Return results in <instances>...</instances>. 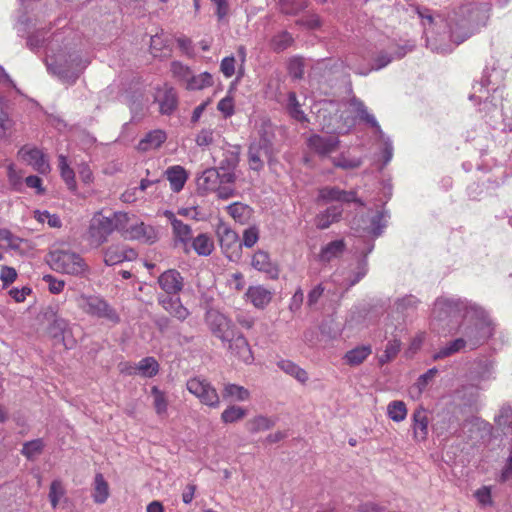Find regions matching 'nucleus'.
<instances>
[{"mask_svg": "<svg viewBox=\"0 0 512 512\" xmlns=\"http://www.w3.org/2000/svg\"><path fill=\"white\" fill-rule=\"evenodd\" d=\"M16 29L19 36L27 34V47L31 51L45 48L48 72L63 83H75L90 63L88 58L82 56L77 33L70 28H64L47 38V31L42 27L37 28L36 21L23 13L18 17Z\"/></svg>", "mask_w": 512, "mask_h": 512, "instance_id": "f257e3e1", "label": "nucleus"}, {"mask_svg": "<svg viewBox=\"0 0 512 512\" xmlns=\"http://www.w3.org/2000/svg\"><path fill=\"white\" fill-rule=\"evenodd\" d=\"M489 11L488 3L477 2L462 4L451 11L445 19L449 36V41H447V33L440 34L435 29L439 22H443V19L440 16L434 17L428 8L416 7V13L423 26L427 48L443 55L453 51V44L463 43L480 27L485 26L489 19Z\"/></svg>", "mask_w": 512, "mask_h": 512, "instance_id": "f03ea898", "label": "nucleus"}, {"mask_svg": "<svg viewBox=\"0 0 512 512\" xmlns=\"http://www.w3.org/2000/svg\"><path fill=\"white\" fill-rule=\"evenodd\" d=\"M505 76L506 70L499 67L497 61L488 63L481 79L472 85L469 99L477 106V111L489 128L512 132V118L504 111L503 105Z\"/></svg>", "mask_w": 512, "mask_h": 512, "instance_id": "7ed1b4c3", "label": "nucleus"}, {"mask_svg": "<svg viewBox=\"0 0 512 512\" xmlns=\"http://www.w3.org/2000/svg\"><path fill=\"white\" fill-rule=\"evenodd\" d=\"M431 322L435 327L456 328L494 326L490 313L479 303L459 296H440L433 303Z\"/></svg>", "mask_w": 512, "mask_h": 512, "instance_id": "20e7f679", "label": "nucleus"}, {"mask_svg": "<svg viewBox=\"0 0 512 512\" xmlns=\"http://www.w3.org/2000/svg\"><path fill=\"white\" fill-rule=\"evenodd\" d=\"M339 105L337 102H324L317 112V118L322 129L327 134H312L306 140V145L310 151L320 157L328 156L339 149V134L347 133L354 125L355 119L338 116Z\"/></svg>", "mask_w": 512, "mask_h": 512, "instance_id": "39448f33", "label": "nucleus"}, {"mask_svg": "<svg viewBox=\"0 0 512 512\" xmlns=\"http://www.w3.org/2000/svg\"><path fill=\"white\" fill-rule=\"evenodd\" d=\"M373 249L374 244L371 242L367 250L361 251L362 258L358 261L356 268L349 272L348 276L341 278V274L336 271L331 275L329 280L313 287L308 293L307 305L314 307L323 296H331L332 300L337 298V301H339L346 291L366 276L368 272L367 256Z\"/></svg>", "mask_w": 512, "mask_h": 512, "instance_id": "423d86ee", "label": "nucleus"}, {"mask_svg": "<svg viewBox=\"0 0 512 512\" xmlns=\"http://www.w3.org/2000/svg\"><path fill=\"white\" fill-rule=\"evenodd\" d=\"M458 330L461 336L446 343L437 352H435L433 355L434 360L447 358L466 348L474 350L483 345L494 335L495 325L458 328Z\"/></svg>", "mask_w": 512, "mask_h": 512, "instance_id": "0eeeda50", "label": "nucleus"}, {"mask_svg": "<svg viewBox=\"0 0 512 512\" xmlns=\"http://www.w3.org/2000/svg\"><path fill=\"white\" fill-rule=\"evenodd\" d=\"M382 193L383 196L379 199L381 202L380 208L374 212H369L365 217H361V219L354 220L353 222V229L357 232L362 230L363 233L371 236V239L365 243L363 250H367L371 242L374 244V240L381 236L387 227L390 213L385 208V204L392 196V185L390 182L386 181L382 183Z\"/></svg>", "mask_w": 512, "mask_h": 512, "instance_id": "6e6552de", "label": "nucleus"}, {"mask_svg": "<svg viewBox=\"0 0 512 512\" xmlns=\"http://www.w3.org/2000/svg\"><path fill=\"white\" fill-rule=\"evenodd\" d=\"M47 263L56 272L79 278L90 274L85 259L75 250L66 246L53 247L47 256Z\"/></svg>", "mask_w": 512, "mask_h": 512, "instance_id": "1a4fd4ad", "label": "nucleus"}, {"mask_svg": "<svg viewBox=\"0 0 512 512\" xmlns=\"http://www.w3.org/2000/svg\"><path fill=\"white\" fill-rule=\"evenodd\" d=\"M127 214L111 213L108 216L96 214L89 225L87 232V241L92 248H99L107 242L108 237L114 230H123L126 228Z\"/></svg>", "mask_w": 512, "mask_h": 512, "instance_id": "9d476101", "label": "nucleus"}, {"mask_svg": "<svg viewBox=\"0 0 512 512\" xmlns=\"http://www.w3.org/2000/svg\"><path fill=\"white\" fill-rule=\"evenodd\" d=\"M349 107L356 118L374 130L379 142V159L391 160L393 157V144L391 139L383 132L375 116L368 111L364 102L353 96L349 99Z\"/></svg>", "mask_w": 512, "mask_h": 512, "instance_id": "9b49d317", "label": "nucleus"}, {"mask_svg": "<svg viewBox=\"0 0 512 512\" xmlns=\"http://www.w3.org/2000/svg\"><path fill=\"white\" fill-rule=\"evenodd\" d=\"M415 47L414 41H407L404 45L398 46L393 51L380 50L372 58L371 63L367 67L352 66L354 73L367 76L372 71H379L388 66L393 60L403 58L408 52Z\"/></svg>", "mask_w": 512, "mask_h": 512, "instance_id": "f8f14e48", "label": "nucleus"}, {"mask_svg": "<svg viewBox=\"0 0 512 512\" xmlns=\"http://www.w3.org/2000/svg\"><path fill=\"white\" fill-rule=\"evenodd\" d=\"M235 162H226L218 168H207L197 178L199 188L214 191L220 184H231L235 181Z\"/></svg>", "mask_w": 512, "mask_h": 512, "instance_id": "ddd939ff", "label": "nucleus"}, {"mask_svg": "<svg viewBox=\"0 0 512 512\" xmlns=\"http://www.w3.org/2000/svg\"><path fill=\"white\" fill-rule=\"evenodd\" d=\"M80 306L85 313L91 316L106 319L114 324L120 321L116 310L100 296L82 294Z\"/></svg>", "mask_w": 512, "mask_h": 512, "instance_id": "4468645a", "label": "nucleus"}, {"mask_svg": "<svg viewBox=\"0 0 512 512\" xmlns=\"http://www.w3.org/2000/svg\"><path fill=\"white\" fill-rule=\"evenodd\" d=\"M206 323L211 333L221 340L223 345L233 339L235 325L233 321L217 310H210L206 313Z\"/></svg>", "mask_w": 512, "mask_h": 512, "instance_id": "2eb2a0df", "label": "nucleus"}, {"mask_svg": "<svg viewBox=\"0 0 512 512\" xmlns=\"http://www.w3.org/2000/svg\"><path fill=\"white\" fill-rule=\"evenodd\" d=\"M186 387L202 404L211 408L219 407L220 397L217 390L208 380L201 377H194L187 381Z\"/></svg>", "mask_w": 512, "mask_h": 512, "instance_id": "dca6fc26", "label": "nucleus"}, {"mask_svg": "<svg viewBox=\"0 0 512 512\" xmlns=\"http://www.w3.org/2000/svg\"><path fill=\"white\" fill-rule=\"evenodd\" d=\"M216 235L222 252L230 260L237 258L242 247L238 233L234 231L229 224L219 221L216 226Z\"/></svg>", "mask_w": 512, "mask_h": 512, "instance_id": "f3484780", "label": "nucleus"}, {"mask_svg": "<svg viewBox=\"0 0 512 512\" xmlns=\"http://www.w3.org/2000/svg\"><path fill=\"white\" fill-rule=\"evenodd\" d=\"M420 304L421 300L412 294L397 297L389 306L388 315L399 323H404L407 318L412 317L417 312Z\"/></svg>", "mask_w": 512, "mask_h": 512, "instance_id": "a211bd4d", "label": "nucleus"}, {"mask_svg": "<svg viewBox=\"0 0 512 512\" xmlns=\"http://www.w3.org/2000/svg\"><path fill=\"white\" fill-rule=\"evenodd\" d=\"M103 262L106 266H115L123 262H132L137 259L138 253L135 249L125 243H113L101 250Z\"/></svg>", "mask_w": 512, "mask_h": 512, "instance_id": "6ab92c4d", "label": "nucleus"}, {"mask_svg": "<svg viewBox=\"0 0 512 512\" xmlns=\"http://www.w3.org/2000/svg\"><path fill=\"white\" fill-rule=\"evenodd\" d=\"M470 378L478 388L486 390L489 384L496 379L494 361L487 358L477 360L470 371Z\"/></svg>", "mask_w": 512, "mask_h": 512, "instance_id": "aec40b11", "label": "nucleus"}, {"mask_svg": "<svg viewBox=\"0 0 512 512\" xmlns=\"http://www.w3.org/2000/svg\"><path fill=\"white\" fill-rule=\"evenodd\" d=\"M163 216L167 219L172 227V235L175 246H181L185 252H188V246L193 237L191 226L183 223L171 210L163 211Z\"/></svg>", "mask_w": 512, "mask_h": 512, "instance_id": "412c9836", "label": "nucleus"}, {"mask_svg": "<svg viewBox=\"0 0 512 512\" xmlns=\"http://www.w3.org/2000/svg\"><path fill=\"white\" fill-rule=\"evenodd\" d=\"M158 285L163 291L162 295L176 296L183 290L184 278L176 269H168L158 277Z\"/></svg>", "mask_w": 512, "mask_h": 512, "instance_id": "4be33fe9", "label": "nucleus"}, {"mask_svg": "<svg viewBox=\"0 0 512 512\" xmlns=\"http://www.w3.org/2000/svg\"><path fill=\"white\" fill-rule=\"evenodd\" d=\"M318 202L330 203V202H339V203H351L356 202L360 205H363L362 201L357 198L356 193L354 191H345L338 187L325 186L319 189L318 191Z\"/></svg>", "mask_w": 512, "mask_h": 512, "instance_id": "5701e85b", "label": "nucleus"}, {"mask_svg": "<svg viewBox=\"0 0 512 512\" xmlns=\"http://www.w3.org/2000/svg\"><path fill=\"white\" fill-rule=\"evenodd\" d=\"M252 267L264 273L269 279H277L279 277V267L274 262L269 253L264 250H258L254 253L251 260Z\"/></svg>", "mask_w": 512, "mask_h": 512, "instance_id": "b1692460", "label": "nucleus"}, {"mask_svg": "<svg viewBox=\"0 0 512 512\" xmlns=\"http://www.w3.org/2000/svg\"><path fill=\"white\" fill-rule=\"evenodd\" d=\"M157 299L159 305L166 312L181 322L185 321L190 315V311L182 304L179 295H159Z\"/></svg>", "mask_w": 512, "mask_h": 512, "instance_id": "393cba45", "label": "nucleus"}, {"mask_svg": "<svg viewBox=\"0 0 512 512\" xmlns=\"http://www.w3.org/2000/svg\"><path fill=\"white\" fill-rule=\"evenodd\" d=\"M228 350L236 356L238 359L243 361L245 364H251L254 360L250 345L247 339L242 335H235L233 339L226 342Z\"/></svg>", "mask_w": 512, "mask_h": 512, "instance_id": "a878e982", "label": "nucleus"}, {"mask_svg": "<svg viewBox=\"0 0 512 512\" xmlns=\"http://www.w3.org/2000/svg\"><path fill=\"white\" fill-rule=\"evenodd\" d=\"M162 115H171L178 106V95L173 87H164L155 96Z\"/></svg>", "mask_w": 512, "mask_h": 512, "instance_id": "bb28decb", "label": "nucleus"}, {"mask_svg": "<svg viewBox=\"0 0 512 512\" xmlns=\"http://www.w3.org/2000/svg\"><path fill=\"white\" fill-rule=\"evenodd\" d=\"M479 390L481 389L474 383L463 385L456 391L457 398L460 399L465 406L473 410H478L482 406Z\"/></svg>", "mask_w": 512, "mask_h": 512, "instance_id": "cd10ccee", "label": "nucleus"}, {"mask_svg": "<svg viewBox=\"0 0 512 512\" xmlns=\"http://www.w3.org/2000/svg\"><path fill=\"white\" fill-rule=\"evenodd\" d=\"M464 426L469 427V431L476 434L475 436L471 435V439H475V442H485L491 438L493 427L481 418L473 417L467 420Z\"/></svg>", "mask_w": 512, "mask_h": 512, "instance_id": "c85d7f7f", "label": "nucleus"}, {"mask_svg": "<svg viewBox=\"0 0 512 512\" xmlns=\"http://www.w3.org/2000/svg\"><path fill=\"white\" fill-rule=\"evenodd\" d=\"M476 170L491 173L492 177L488 178V181L495 183L497 186L503 184L507 178L505 162H477Z\"/></svg>", "mask_w": 512, "mask_h": 512, "instance_id": "c756f323", "label": "nucleus"}, {"mask_svg": "<svg viewBox=\"0 0 512 512\" xmlns=\"http://www.w3.org/2000/svg\"><path fill=\"white\" fill-rule=\"evenodd\" d=\"M346 244L343 239L333 240L321 247L318 260L322 263H329L339 258L345 251Z\"/></svg>", "mask_w": 512, "mask_h": 512, "instance_id": "7c9ffc66", "label": "nucleus"}, {"mask_svg": "<svg viewBox=\"0 0 512 512\" xmlns=\"http://www.w3.org/2000/svg\"><path fill=\"white\" fill-rule=\"evenodd\" d=\"M167 135L163 130L155 129L149 131L139 141L137 149L143 152L157 149L166 141Z\"/></svg>", "mask_w": 512, "mask_h": 512, "instance_id": "2f4dec72", "label": "nucleus"}, {"mask_svg": "<svg viewBox=\"0 0 512 512\" xmlns=\"http://www.w3.org/2000/svg\"><path fill=\"white\" fill-rule=\"evenodd\" d=\"M372 354V347L369 344L358 345L348 350L344 356V362L352 367L361 365Z\"/></svg>", "mask_w": 512, "mask_h": 512, "instance_id": "473e14b6", "label": "nucleus"}, {"mask_svg": "<svg viewBox=\"0 0 512 512\" xmlns=\"http://www.w3.org/2000/svg\"><path fill=\"white\" fill-rule=\"evenodd\" d=\"M246 297L256 308L263 309L270 303L272 293L263 286H251L246 292Z\"/></svg>", "mask_w": 512, "mask_h": 512, "instance_id": "72a5a7b5", "label": "nucleus"}, {"mask_svg": "<svg viewBox=\"0 0 512 512\" xmlns=\"http://www.w3.org/2000/svg\"><path fill=\"white\" fill-rule=\"evenodd\" d=\"M342 213L341 205H332L316 216L315 224L319 229H327L332 223L340 220Z\"/></svg>", "mask_w": 512, "mask_h": 512, "instance_id": "f704fd0d", "label": "nucleus"}, {"mask_svg": "<svg viewBox=\"0 0 512 512\" xmlns=\"http://www.w3.org/2000/svg\"><path fill=\"white\" fill-rule=\"evenodd\" d=\"M413 433L417 441H423L428 435V417L423 408H417L413 415Z\"/></svg>", "mask_w": 512, "mask_h": 512, "instance_id": "c9c22d12", "label": "nucleus"}, {"mask_svg": "<svg viewBox=\"0 0 512 512\" xmlns=\"http://www.w3.org/2000/svg\"><path fill=\"white\" fill-rule=\"evenodd\" d=\"M166 176L170 183L171 190L176 193L183 189L188 178L186 170L179 165L167 169Z\"/></svg>", "mask_w": 512, "mask_h": 512, "instance_id": "e433bc0d", "label": "nucleus"}, {"mask_svg": "<svg viewBox=\"0 0 512 512\" xmlns=\"http://www.w3.org/2000/svg\"><path fill=\"white\" fill-rule=\"evenodd\" d=\"M110 491L108 482L101 473L94 477L92 498L96 504H103L109 498Z\"/></svg>", "mask_w": 512, "mask_h": 512, "instance_id": "4c0bfd02", "label": "nucleus"}, {"mask_svg": "<svg viewBox=\"0 0 512 512\" xmlns=\"http://www.w3.org/2000/svg\"><path fill=\"white\" fill-rule=\"evenodd\" d=\"M277 367L302 384L306 383L309 379L308 373L291 360L281 359L277 362Z\"/></svg>", "mask_w": 512, "mask_h": 512, "instance_id": "58836bf2", "label": "nucleus"}, {"mask_svg": "<svg viewBox=\"0 0 512 512\" xmlns=\"http://www.w3.org/2000/svg\"><path fill=\"white\" fill-rule=\"evenodd\" d=\"M130 236L131 238L137 239L144 243H154L157 239L155 229L152 226L146 225L143 222L131 227Z\"/></svg>", "mask_w": 512, "mask_h": 512, "instance_id": "ea45409f", "label": "nucleus"}, {"mask_svg": "<svg viewBox=\"0 0 512 512\" xmlns=\"http://www.w3.org/2000/svg\"><path fill=\"white\" fill-rule=\"evenodd\" d=\"M191 247L199 256H209L214 250V242L206 233H201L195 238L192 237Z\"/></svg>", "mask_w": 512, "mask_h": 512, "instance_id": "a19ab883", "label": "nucleus"}, {"mask_svg": "<svg viewBox=\"0 0 512 512\" xmlns=\"http://www.w3.org/2000/svg\"><path fill=\"white\" fill-rule=\"evenodd\" d=\"M294 43V38L291 33L286 30L276 33L270 41L271 49L276 53H281L291 47Z\"/></svg>", "mask_w": 512, "mask_h": 512, "instance_id": "79ce46f5", "label": "nucleus"}, {"mask_svg": "<svg viewBox=\"0 0 512 512\" xmlns=\"http://www.w3.org/2000/svg\"><path fill=\"white\" fill-rule=\"evenodd\" d=\"M287 111L289 115L297 122L304 123L308 121V118L304 111L301 109L295 92L291 91L287 95Z\"/></svg>", "mask_w": 512, "mask_h": 512, "instance_id": "37998d69", "label": "nucleus"}, {"mask_svg": "<svg viewBox=\"0 0 512 512\" xmlns=\"http://www.w3.org/2000/svg\"><path fill=\"white\" fill-rule=\"evenodd\" d=\"M137 373L145 378H152L159 372V364L157 360L148 356L139 361V363L135 366Z\"/></svg>", "mask_w": 512, "mask_h": 512, "instance_id": "c03bdc74", "label": "nucleus"}, {"mask_svg": "<svg viewBox=\"0 0 512 512\" xmlns=\"http://www.w3.org/2000/svg\"><path fill=\"white\" fill-rule=\"evenodd\" d=\"M222 395L224 399L243 402L249 399L250 392L243 386L229 383L224 386Z\"/></svg>", "mask_w": 512, "mask_h": 512, "instance_id": "a18cd8bd", "label": "nucleus"}, {"mask_svg": "<svg viewBox=\"0 0 512 512\" xmlns=\"http://www.w3.org/2000/svg\"><path fill=\"white\" fill-rule=\"evenodd\" d=\"M150 394L153 397V407L156 414L159 417L165 416L168 410V399L166 393L160 390L158 386H152Z\"/></svg>", "mask_w": 512, "mask_h": 512, "instance_id": "49530a36", "label": "nucleus"}, {"mask_svg": "<svg viewBox=\"0 0 512 512\" xmlns=\"http://www.w3.org/2000/svg\"><path fill=\"white\" fill-rule=\"evenodd\" d=\"M213 85V77L209 72H203L198 75L192 73L191 78L186 85L187 90H203Z\"/></svg>", "mask_w": 512, "mask_h": 512, "instance_id": "de8ad7c7", "label": "nucleus"}, {"mask_svg": "<svg viewBox=\"0 0 512 512\" xmlns=\"http://www.w3.org/2000/svg\"><path fill=\"white\" fill-rule=\"evenodd\" d=\"M387 415L394 422H401L407 416L406 404L401 400L391 401L387 406Z\"/></svg>", "mask_w": 512, "mask_h": 512, "instance_id": "09e8293b", "label": "nucleus"}, {"mask_svg": "<svg viewBox=\"0 0 512 512\" xmlns=\"http://www.w3.org/2000/svg\"><path fill=\"white\" fill-rule=\"evenodd\" d=\"M247 414V410L236 405L227 407L221 414V421L225 424H231L242 420Z\"/></svg>", "mask_w": 512, "mask_h": 512, "instance_id": "8fccbe9b", "label": "nucleus"}, {"mask_svg": "<svg viewBox=\"0 0 512 512\" xmlns=\"http://www.w3.org/2000/svg\"><path fill=\"white\" fill-rule=\"evenodd\" d=\"M305 63L301 56H293L288 60L287 71L293 80H301L304 76Z\"/></svg>", "mask_w": 512, "mask_h": 512, "instance_id": "3c124183", "label": "nucleus"}, {"mask_svg": "<svg viewBox=\"0 0 512 512\" xmlns=\"http://www.w3.org/2000/svg\"><path fill=\"white\" fill-rule=\"evenodd\" d=\"M170 70L173 77L184 83L185 86L188 84L193 73L189 66L184 65L180 61H173Z\"/></svg>", "mask_w": 512, "mask_h": 512, "instance_id": "603ef678", "label": "nucleus"}, {"mask_svg": "<svg viewBox=\"0 0 512 512\" xmlns=\"http://www.w3.org/2000/svg\"><path fill=\"white\" fill-rule=\"evenodd\" d=\"M494 422L500 428L510 427L512 424V406L504 403L500 406L498 414L494 417Z\"/></svg>", "mask_w": 512, "mask_h": 512, "instance_id": "864d4df0", "label": "nucleus"}, {"mask_svg": "<svg viewBox=\"0 0 512 512\" xmlns=\"http://www.w3.org/2000/svg\"><path fill=\"white\" fill-rule=\"evenodd\" d=\"M66 490L60 480H53L50 484L49 489V501L51 503L52 508H56L60 502V500L65 496Z\"/></svg>", "mask_w": 512, "mask_h": 512, "instance_id": "5fc2aeb1", "label": "nucleus"}, {"mask_svg": "<svg viewBox=\"0 0 512 512\" xmlns=\"http://www.w3.org/2000/svg\"><path fill=\"white\" fill-rule=\"evenodd\" d=\"M21 238L15 236L6 228L0 229V248L7 247L16 250L20 247Z\"/></svg>", "mask_w": 512, "mask_h": 512, "instance_id": "6e6d98bb", "label": "nucleus"}, {"mask_svg": "<svg viewBox=\"0 0 512 512\" xmlns=\"http://www.w3.org/2000/svg\"><path fill=\"white\" fill-rule=\"evenodd\" d=\"M43 448V440L34 439L24 443L21 452L27 459H33L42 452Z\"/></svg>", "mask_w": 512, "mask_h": 512, "instance_id": "4d7b16f0", "label": "nucleus"}, {"mask_svg": "<svg viewBox=\"0 0 512 512\" xmlns=\"http://www.w3.org/2000/svg\"><path fill=\"white\" fill-rule=\"evenodd\" d=\"M275 422L263 415L256 416L254 419L249 421V430L252 433L269 430L274 426Z\"/></svg>", "mask_w": 512, "mask_h": 512, "instance_id": "13d9d810", "label": "nucleus"}, {"mask_svg": "<svg viewBox=\"0 0 512 512\" xmlns=\"http://www.w3.org/2000/svg\"><path fill=\"white\" fill-rule=\"evenodd\" d=\"M34 218L40 223L47 222V224L51 228H60L62 225L61 219L57 214H51L46 210H36L34 212Z\"/></svg>", "mask_w": 512, "mask_h": 512, "instance_id": "bf43d9fd", "label": "nucleus"}, {"mask_svg": "<svg viewBox=\"0 0 512 512\" xmlns=\"http://www.w3.org/2000/svg\"><path fill=\"white\" fill-rule=\"evenodd\" d=\"M21 160H45V154L39 148L33 145H25L19 150Z\"/></svg>", "mask_w": 512, "mask_h": 512, "instance_id": "052dcab7", "label": "nucleus"}, {"mask_svg": "<svg viewBox=\"0 0 512 512\" xmlns=\"http://www.w3.org/2000/svg\"><path fill=\"white\" fill-rule=\"evenodd\" d=\"M59 168L61 177L65 181L68 189L75 190L76 189V181H75V172L73 168L70 167L69 162H59Z\"/></svg>", "mask_w": 512, "mask_h": 512, "instance_id": "680f3d73", "label": "nucleus"}, {"mask_svg": "<svg viewBox=\"0 0 512 512\" xmlns=\"http://www.w3.org/2000/svg\"><path fill=\"white\" fill-rule=\"evenodd\" d=\"M43 281L47 284L48 290L52 294H59V293H61L63 291L64 287H65V281L64 280L58 279L55 276L50 275V274L44 275L43 276Z\"/></svg>", "mask_w": 512, "mask_h": 512, "instance_id": "e2e57ef3", "label": "nucleus"}, {"mask_svg": "<svg viewBox=\"0 0 512 512\" xmlns=\"http://www.w3.org/2000/svg\"><path fill=\"white\" fill-rule=\"evenodd\" d=\"M259 239V231L255 226H251L244 230L243 240L241 241L242 246L247 248L253 247Z\"/></svg>", "mask_w": 512, "mask_h": 512, "instance_id": "0e129e2a", "label": "nucleus"}, {"mask_svg": "<svg viewBox=\"0 0 512 512\" xmlns=\"http://www.w3.org/2000/svg\"><path fill=\"white\" fill-rule=\"evenodd\" d=\"M217 109L223 114L225 118L231 117L235 112L233 98L231 96L222 98L218 102Z\"/></svg>", "mask_w": 512, "mask_h": 512, "instance_id": "69168bd1", "label": "nucleus"}, {"mask_svg": "<svg viewBox=\"0 0 512 512\" xmlns=\"http://www.w3.org/2000/svg\"><path fill=\"white\" fill-rule=\"evenodd\" d=\"M437 373H438L437 368L433 367V368L428 369L425 373H423L422 375L419 376V378L417 379V382L415 384L416 387L418 388L419 392H422L423 390L426 389V387L428 386L430 381L434 379V377L437 375Z\"/></svg>", "mask_w": 512, "mask_h": 512, "instance_id": "338daca9", "label": "nucleus"}, {"mask_svg": "<svg viewBox=\"0 0 512 512\" xmlns=\"http://www.w3.org/2000/svg\"><path fill=\"white\" fill-rule=\"evenodd\" d=\"M512 478V445L509 447V455L501 469L499 481L501 483L507 482Z\"/></svg>", "mask_w": 512, "mask_h": 512, "instance_id": "774afa93", "label": "nucleus"}]
</instances>
